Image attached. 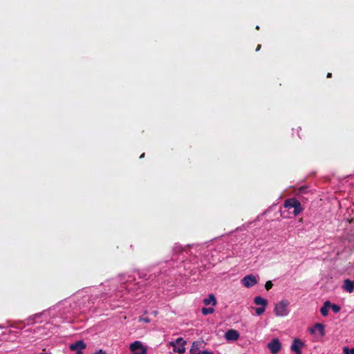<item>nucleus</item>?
Segmentation results:
<instances>
[{"label": "nucleus", "mask_w": 354, "mask_h": 354, "mask_svg": "<svg viewBox=\"0 0 354 354\" xmlns=\"http://www.w3.org/2000/svg\"><path fill=\"white\" fill-rule=\"evenodd\" d=\"M283 207L288 210L293 209L292 213L295 216L299 215L304 210L300 201L295 198H290L286 199L284 201Z\"/></svg>", "instance_id": "obj_1"}, {"label": "nucleus", "mask_w": 354, "mask_h": 354, "mask_svg": "<svg viewBox=\"0 0 354 354\" xmlns=\"http://www.w3.org/2000/svg\"><path fill=\"white\" fill-rule=\"evenodd\" d=\"M289 302L287 300H282L275 305L274 312L277 317H283L288 314V306Z\"/></svg>", "instance_id": "obj_2"}, {"label": "nucleus", "mask_w": 354, "mask_h": 354, "mask_svg": "<svg viewBox=\"0 0 354 354\" xmlns=\"http://www.w3.org/2000/svg\"><path fill=\"white\" fill-rule=\"evenodd\" d=\"M185 344L186 342L182 337L177 338L175 342H169V345L173 347V351L180 354L185 352Z\"/></svg>", "instance_id": "obj_3"}, {"label": "nucleus", "mask_w": 354, "mask_h": 354, "mask_svg": "<svg viewBox=\"0 0 354 354\" xmlns=\"http://www.w3.org/2000/svg\"><path fill=\"white\" fill-rule=\"evenodd\" d=\"M86 348V344L83 340H78L69 345V349L75 351L76 354H82V351Z\"/></svg>", "instance_id": "obj_4"}, {"label": "nucleus", "mask_w": 354, "mask_h": 354, "mask_svg": "<svg viewBox=\"0 0 354 354\" xmlns=\"http://www.w3.org/2000/svg\"><path fill=\"white\" fill-rule=\"evenodd\" d=\"M268 348L272 354H277L281 349V344L279 339L274 338L268 344Z\"/></svg>", "instance_id": "obj_5"}, {"label": "nucleus", "mask_w": 354, "mask_h": 354, "mask_svg": "<svg viewBox=\"0 0 354 354\" xmlns=\"http://www.w3.org/2000/svg\"><path fill=\"white\" fill-rule=\"evenodd\" d=\"M206 343L203 340L195 341L189 350L190 354H201V348H204Z\"/></svg>", "instance_id": "obj_6"}, {"label": "nucleus", "mask_w": 354, "mask_h": 354, "mask_svg": "<svg viewBox=\"0 0 354 354\" xmlns=\"http://www.w3.org/2000/svg\"><path fill=\"white\" fill-rule=\"evenodd\" d=\"M130 349L133 354H147V351L140 342L136 341L130 345Z\"/></svg>", "instance_id": "obj_7"}, {"label": "nucleus", "mask_w": 354, "mask_h": 354, "mask_svg": "<svg viewBox=\"0 0 354 354\" xmlns=\"http://www.w3.org/2000/svg\"><path fill=\"white\" fill-rule=\"evenodd\" d=\"M241 283L245 287L251 288L257 283V280L254 275L249 274L242 279Z\"/></svg>", "instance_id": "obj_8"}, {"label": "nucleus", "mask_w": 354, "mask_h": 354, "mask_svg": "<svg viewBox=\"0 0 354 354\" xmlns=\"http://www.w3.org/2000/svg\"><path fill=\"white\" fill-rule=\"evenodd\" d=\"M304 346V343L299 339L296 338L293 340L290 350L295 354H302L301 348Z\"/></svg>", "instance_id": "obj_9"}, {"label": "nucleus", "mask_w": 354, "mask_h": 354, "mask_svg": "<svg viewBox=\"0 0 354 354\" xmlns=\"http://www.w3.org/2000/svg\"><path fill=\"white\" fill-rule=\"evenodd\" d=\"M239 333L234 329H230L226 331L225 338L227 341H236L239 338Z\"/></svg>", "instance_id": "obj_10"}, {"label": "nucleus", "mask_w": 354, "mask_h": 354, "mask_svg": "<svg viewBox=\"0 0 354 354\" xmlns=\"http://www.w3.org/2000/svg\"><path fill=\"white\" fill-rule=\"evenodd\" d=\"M324 325L320 323H317L315 324L314 327L310 328L309 329L310 333L314 334L315 333L316 330L319 332L321 336L325 335V330H324Z\"/></svg>", "instance_id": "obj_11"}, {"label": "nucleus", "mask_w": 354, "mask_h": 354, "mask_svg": "<svg viewBox=\"0 0 354 354\" xmlns=\"http://www.w3.org/2000/svg\"><path fill=\"white\" fill-rule=\"evenodd\" d=\"M343 288L350 293L353 292L354 291V281H351L348 279H345Z\"/></svg>", "instance_id": "obj_12"}, {"label": "nucleus", "mask_w": 354, "mask_h": 354, "mask_svg": "<svg viewBox=\"0 0 354 354\" xmlns=\"http://www.w3.org/2000/svg\"><path fill=\"white\" fill-rule=\"evenodd\" d=\"M203 303L205 306L212 304V306L216 305V299L213 294H209L208 297L203 299Z\"/></svg>", "instance_id": "obj_13"}, {"label": "nucleus", "mask_w": 354, "mask_h": 354, "mask_svg": "<svg viewBox=\"0 0 354 354\" xmlns=\"http://www.w3.org/2000/svg\"><path fill=\"white\" fill-rule=\"evenodd\" d=\"M254 302L256 305H260L264 307H266L268 305V301L260 296L255 297L254 299Z\"/></svg>", "instance_id": "obj_14"}, {"label": "nucleus", "mask_w": 354, "mask_h": 354, "mask_svg": "<svg viewBox=\"0 0 354 354\" xmlns=\"http://www.w3.org/2000/svg\"><path fill=\"white\" fill-rule=\"evenodd\" d=\"M329 305H330V301L327 300L324 303L323 306L320 308V313L324 317H326L328 315Z\"/></svg>", "instance_id": "obj_15"}, {"label": "nucleus", "mask_w": 354, "mask_h": 354, "mask_svg": "<svg viewBox=\"0 0 354 354\" xmlns=\"http://www.w3.org/2000/svg\"><path fill=\"white\" fill-rule=\"evenodd\" d=\"M214 311V309L213 308H203L202 310H201V312H202V314L203 315H209V314H212L213 313Z\"/></svg>", "instance_id": "obj_16"}, {"label": "nucleus", "mask_w": 354, "mask_h": 354, "mask_svg": "<svg viewBox=\"0 0 354 354\" xmlns=\"http://www.w3.org/2000/svg\"><path fill=\"white\" fill-rule=\"evenodd\" d=\"M329 308H330L335 313H339L341 309L339 306H338L337 304H333L330 302Z\"/></svg>", "instance_id": "obj_17"}, {"label": "nucleus", "mask_w": 354, "mask_h": 354, "mask_svg": "<svg viewBox=\"0 0 354 354\" xmlns=\"http://www.w3.org/2000/svg\"><path fill=\"white\" fill-rule=\"evenodd\" d=\"M265 310H266V307L261 306V307H259V308H256L255 312H256L257 315H261L265 312Z\"/></svg>", "instance_id": "obj_18"}, {"label": "nucleus", "mask_w": 354, "mask_h": 354, "mask_svg": "<svg viewBox=\"0 0 354 354\" xmlns=\"http://www.w3.org/2000/svg\"><path fill=\"white\" fill-rule=\"evenodd\" d=\"M344 354H354V348H348L347 347L344 348Z\"/></svg>", "instance_id": "obj_19"}, {"label": "nucleus", "mask_w": 354, "mask_h": 354, "mask_svg": "<svg viewBox=\"0 0 354 354\" xmlns=\"http://www.w3.org/2000/svg\"><path fill=\"white\" fill-rule=\"evenodd\" d=\"M273 286V283L271 281H266V284H265V288L266 289V290H270Z\"/></svg>", "instance_id": "obj_20"}, {"label": "nucleus", "mask_w": 354, "mask_h": 354, "mask_svg": "<svg viewBox=\"0 0 354 354\" xmlns=\"http://www.w3.org/2000/svg\"><path fill=\"white\" fill-rule=\"evenodd\" d=\"M139 322H144L148 323L150 322V319L147 317H141L139 318Z\"/></svg>", "instance_id": "obj_21"}, {"label": "nucleus", "mask_w": 354, "mask_h": 354, "mask_svg": "<svg viewBox=\"0 0 354 354\" xmlns=\"http://www.w3.org/2000/svg\"><path fill=\"white\" fill-rule=\"evenodd\" d=\"M94 354H106L105 351L100 349L99 351L94 353Z\"/></svg>", "instance_id": "obj_22"}, {"label": "nucleus", "mask_w": 354, "mask_h": 354, "mask_svg": "<svg viewBox=\"0 0 354 354\" xmlns=\"http://www.w3.org/2000/svg\"><path fill=\"white\" fill-rule=\"evenodd\" d=\"M201 354H214V353L210 351H201Z\"/></svg>", "instance_id": "obj_23"}, {"label": "nucleus", "mask_w": 354, "mask_h": 354, "mask_svg": "<svg viewBox=\"0 0 354 354\" xmlns=\"http://www.w3.org/2000/svg\"><path fill=\"white\" fill-rule=\"evenodd\" d=\"M305 189H306V188H304V187H300L299 188V192L300 193H305Z\"/></svg>", "instance_id": "obj_24"}, {"label": "nucleus", "mask_w": 354, "mask_h": 354, "mask_svg": "<svg viewBox=\"0 0 354 354\" xmlns=\"http://www.w3.org/2000/svg\"><path fill=\"white\" fill-rule=\"evenodd\" d=\"M261 46L260 44H259V45L257 46V48H256V51H257H257H259V50L261 49Z\"/></svg>", "instance_id": "obj_25"}, {"label": "nucleus", "mask_w": 354, "mask_h": 354, "mask_svg": "<svg viewBox=\"0 0 354 354\" xmlns=\"http://www.w3.org/2000/svg\"><path fill=\"white\" fill-rule=\"evenodd\" d=\"M326 77H327V78L331 77H332V73H328Z\"/></svg>", "instance_id": "obj_26"}, {"label": "nucleus", "mask_w": 354, "mask_h": 354, "mask_svg": "<svg viewBox=\"0 0 354 354\" xmlns=\"http://www.w3.org/2000/svg\"><path fill=\"white\" fill-rule=\"evenodd\" d=\"M145 157V153H142L140 156V158H143Z\"/></svg>", "instance_id": "obj_27"}]
</instances>
